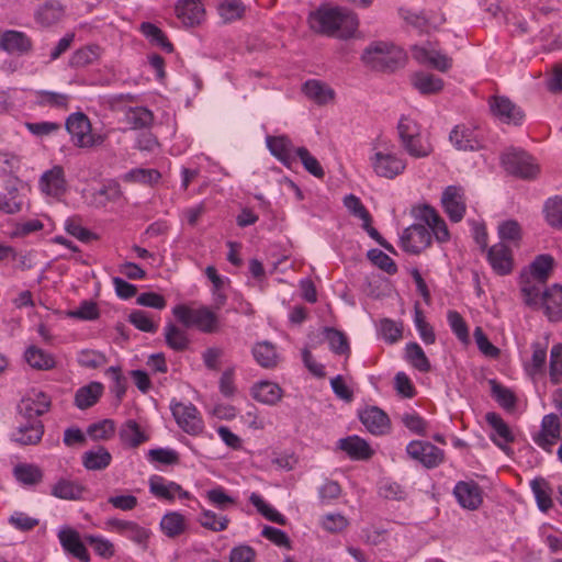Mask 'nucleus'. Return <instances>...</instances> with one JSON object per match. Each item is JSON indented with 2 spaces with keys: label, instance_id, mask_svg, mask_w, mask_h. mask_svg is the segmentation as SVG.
I'll return each mask as SVG.
<instances>
[{
  "label": "nucleus",
  "instance_id": "obj_15",
  "mask_svg": "<svg viewBox=\"0 0 562 562\" xmlns=\"http://www.w3.org/2000/svg\"><path fill=\"white\" fill-rule=\"evenodd\" d=\"M58 539L63 549L81 562H89L90 554L86 548L85 538L81 539L77 530L66 527L59 530Z\"/></svg>",
  "mask_w": 562,
  "mask_h": 562
},
{
  "label": "nucleus",
  "instance_id": "obj_28",
  "mask_svg": "<svg viewBox=\"0 0 562 562\" xmlns=\"http://www.w3.org/2000/svg\"><path fill=\"white\" fill-rule=\"evenodd\" d=\"M43 434V423L40 419H33L20 423L13 437L14 440L21 445H35L42 439Z\"/></svg>",
  "mask_w": 562,
  "mask_h": 562
},
{
  "label": "nucleus",
  "instance_id": "obj_30",
  "mask_svg": "<svg viewBox=\"0 0 562 562\" xmlns=\"http://www.w3.org/2000/svg\"><path fill=\"white\" fill-rule=\"evenodd\" d=\"M546 282L537 281L532 279L527 273H521L520 276V292L524 299V302L531 307H537L540 305L541 296L543 293V284Z\"/></svg>",
  "mask_w": 562,
  "mask_h": 562
},
{
  "label": "nucleus",
  "instance_id": "obj_42",
  "mask_svg": "<svg viewBox=\"0 0 562 562\" xmlns=\"http://www.w3.org/2000/svg\"><path fill=\"white\" fill-rule=\"evenodd\" d=\"M303 91L319 104H325L334 98L333 89L318 80H307L303 86Z\"/></svg>",
  "mask_w": 562,
  "mask_h": 562
},
{
  "label": "nucleus",
  "instance_id": "obj_40",
  "mask_svg": "<svg viewBox=\"0 0 562 562\" xmlns=\"http://www.w3.org/2000/svg\"><path fill=\"white\" fill-rule=\"evenodd\" d=\"M160 528L168 538H176L184 532L186 518L177 512L168 513L161 518Z\"/></svg>",
  "mask_w": 562,
  "mask_h": 562
},
{
  "label": "nucleus",
  "instance_id": "obj_21",
  "mask_svg": "<svg viewBox=\"0 0 562 562\" xmlns=\"http://www.w3.org/2000/svg\"><path fill=\"white\" fill-rule=\"evenodd\" d=\"M486 423L493 428L491 440L503 451L508 452V445L515 440L514 434L509 426L497 413H487Z\"/></svg>",
  "mask_w": 562,
  "mask_h": 562
},
{
  "label": "nucleus",
  "instance_id": "obj_49",
  "mask_svg": "<svg viewBox=\"0 0 562 562\" xmlns=\"http://www.w3.org/2000/svg\"><path fill=\"white\" fill-rule=\"evenodd\" d=\"M100 56V47L98 45H88L74 52L69 59V66L72 68H82L93 61Z\"/></svg>",
  "mask_w": 562,
  "mask_h": 562
},
{
  "label": "nucleus",
  "instance_id": "obj_63",
  "mask_svg": "<svg viewBox=\"0 0 562 562\" xmlns=\"http://www.w3.org/2000/svg\"><path fill=\"white\" fill-rule=\"evenodd\" d=\"M218 12L225 22H232L243 16L245 7L239 0H227L218 7Z\"/></svg>",
  "mask_w": 562,
  "mask_h": 562
},
{
  "label": "nucleus",
  "instance_id": "obj_37",
  "mask_svg": "<svg viewBox=\"0 0 562 562\" xmlns=\"http://www.w3.org/2000/svg\"><path fill=\"white\" fill-rule=\"evenodd\" d=\"M103 386L99 382L80 387L75 395V404L80 409H86L94 405L102 395Z\"/></svg>",
  "mask_w": 562,
  "mask_h": 562
},
{
  "label": "nucleus",
  "instance_id": "obj_56",
  "mask_svg": "<svg viewBox=\"0 0 562 562\" xmlns=\"http://www.w3.org/2000/svg\"><path fill=\"white\" fill-rule=\"evenodd\" d=\"M206 499L221 510H226L236 504L235 498L228 495L222 486L209 490L206 492Z\"/></svg>",
  "mask_w": 562,
  "mask_h": 562
},
{
  "label": "nucleus",
  "instance_id": "obj_33",
  "mask_svg": "<svg viewBox=\"0 0 562 562\" xmlns=\"http://www.w3.org/2000/svg\"><path fill=\"white\" fill-rule=\"evenodd\" d=\"M34 95L36 105L57 110H68L71 100V97L67 93L49 90L35 91Z\"/></svg>",
  "mask_w": 562,
  "mask_h": 562
},
{
  "label": "nucleus",
  "instance_id": "obj_46",
  "mask_svg": "<svg viewBox=\"0 0 562 562\" xmlns=\"http://www.w3.org/2000/svg\"><path fill=\"white\" fill-rule=\"evenodd\" d=\"M15 479L23 485H36L43 479L42 470L34 464L22 463L13 469Z\"/></svg>",
  "mask_w": 562,
  "mask_h": 562
},
{
  "label": "nucleus",
  "instance_id": "obj_47",
  "mask_svg": "<svg viewBox=\"0 0 562 562\" xmlns=\"http://www.w3.org/2000/svg\"><path fill=\"white\" fill-rule=\"evenodd\" d=\"M553 262L552 256L539 255L531 262L529 271L526 273L537 281L546 282L553 268Z\"/></svg>",
  "mask_w": 562,
  "mask_h": 562
},
{
  "label": "nucleus",
  "instance_id": "obj_3",
  "mask_svg": "<svg viewBox=\"0 0 562 562\" xmlns=\"http://www.w3.org/2000/svg\"><path fill=\"white\" fill-rule=\"evenodd\" d=\"M397 134L402 148L413 158H426L434 151L428 136L423 134L420 124L411 116L400 117Z\"/></svg>",
  "mask_w": 562,
  "mask_h": 562
},
{
  "label": "nucleus",
  "instance_id": "obj_10",
  "mask_svg": "<svg viewBox=\"0 0 562 562\" xmlns=\"http://www.w3.org/2000/svg\"><path fill=\"white\" fill-rule=\"evenodd\" d=\"M492 114L505 124L521 125L525 113L507 97L495 95L488 101Z\"/></svg>",
  "mask_w": 562,
  "mask_h": 562
},
{
  "label": "nucleus",
  "instance_id": "obj_55",
  "mask_svg": "<svg viewBox=\"0 0 562 562\" xmlns=\"http://www.w3.org/2000/svg\"><path fill=\"white\" fill-rule=\"evenodd\" d=\"M299 158L306 171L316 178H323L325 172L319 161L311 155L307 148L297 147L295 150V159Z\"/></svg>",
  "mask_w": 562,
  "mask_h": 562
},
{
  "label": "nucleus",
  "instance_id": "obj_34",
  "mask_svg": "<svg viewBox=\"0 0 562 562\" xmlns=\"http://www.w3.org/2000/svg\"><path fill=\"white\" fill-rule=\"evenodd\" d=\"M530 488L536 498L538 508L543 513H548L553 506V491L550 483L544 477L538 476L530 482Z\"/></svg>",
  "mask_w": 562,
  "mask_h": 562
},
{
  "label": "nucleus",
  "instance_id": "obj_61",
  "mask_svg": "<svg viewBox=\"0 0 562 562\" xmlns=\"http://www.w3.org/2000/svg\"><path fill=\"white\" fill-rule=\"evenodd\" d=\"M490 383L492 386V395L496 402L506 409L513 408L516 404L514 393L509 389L497 383L495 380H491Z\"/></svg>",
  "mask_w": 562,
  "mask_h": 562
},
{
  "label": "nucleus",
  "instance_id": "obj_14",
  "mask_svg": "<svg viewBox=\"0 0 562 562\" xmlns=\"http://www.w3.org/2000/svg\"><path fill=\"white\" fill-rule=\"evenodd\" d=\"M0 48L10 55H27L33 48L32 40L21 31L7 30L0 33Z\"/></svg>",
  "mask_w": 562,
  "mask_h": 562
},
{
  "label": "nucleus",
  "instance_id": "obj_64",
  "mask_svg": "<svg viewBox=\"0 0 562 562\" xmlns=\"http://www.w3.org/2000/svg\"><path fill=\"white\" fill-rule=\"evenodd\" d=\"M562 378V344H557L550 352V379L557 384Z\"/></svg>",
  "mask_w": 562,
  "mask_h": 562
},
{
  "label": "nucleus",
  "instance_id": "obj_58",
  "mask_svg": "<svg viewBox=\"0 0 562 562\" xmlns=\"http://www.w3.org/2000/svg\"><path fill=\"white\" fill-rule=\"evenodd\" d=\"M128 322L138 330L145 333H156L158 329V324L155 323L148 315L147 312L142 310L133 311L128 315Z\"/></svg>",
  "mask_w": 562,
  "mask_h": 562
},
{
  "label": "nucleus",
  "instance_id": "obj_48",
  "mask_svg": "<svg viewBox=\"0 0 562 562\" xmlns=\"http://www.w3.org/2000/svg\"><path fill=\"white\" fill-rule=\"evenodd\" d=\"M249 502L256 507L258 513H260L266 519L281 526H284L286 524V518L271 505L266 503L265 499L259 494L251 493V495L249 496Z\"/></svg>",
  "mask_w": 562,
  "mask_h": 562
},
{
  "label": "nucleus",
  "instance_id": "obj_24",
  "mask_svg": "<svg viewBox=\"0 0 562 562\" xmlns=\"http://www.w3.org/2000/svg\"><path fill=\"white\" fill-rule=\"evenodd\" d=\"M487 259L493 270L499 276L509 274L513 270L512 250L503 243L488 249Z\"/></svg>",
  "mask_w": 562,
  "mask_h": 562
},
{
  "label": "nucleus",
  "instance_id": "obj_51",
  "mask_svg": "<svg viewBox=\"0 0 562 562\" xmlns=\"http://www.w3.org/2000/svg\"><path fill=\"white\" fill-rule=\"evenodd\" d=\"M140 31L153 44L159 46L165 52L171 53L173 50V46L165 33L155 24L143 22L140 24Z\"/></svg>",
  "mask_w": 562,
  "mask_h": 562
},
{
  "label": "nucleus",
  "instance_id": "obj_7",
  "mask_svg": "<svg viewBox=\"0 0 562 562\" xmlns=\"http://www.w3.org/2000/svg\"><path fill=\"white\" fill-rule=\"evenodd\" d=\"M502 164L505 170L522 179H532L539 172L535 159L524 150H510L502 156Z\"/></svg>",
  "mask_w": 562,
  "mask_h": 562
},
{
  "label": "nucleus",
  "instance_id": "obj_57",
  "mask_svg": "<svg viewBox=\"0 0 562 562\" xmlns=\"http://www.w3.org/2000/svg\"><path fill=\"white\" fill-rule=\"evenodd\" d=\"M114 431L115 425L111 419H103L91 424L87 429V434L93 440H108L114 435Z\"/></svg>",
  "mask_w": 562,
  "mask_h": 562
},
{
  "label": "nucleus",
  "instance_id": "obj_2",
  "mask_svg": "<svg viewBox=\"0 0 562 562\" xmlns=\"http://www.w3.org/2000/svg\"><path fill=\"white\" fill-rule=\"evenodd\" d=\"M362 61L374 70L395 71L403 68L407 55L403 48L389 42H373L362 53Z\"/></svg>",
  "mask_w": 562,
  "mask_h": 562
},
{
  "label": "nucleus",
  "instance_id": "obj_26",
  "mask_svg": "<svg viewBox=\"0 0 562 562\" xmlns=\"http://www.w3.org/2000/svg\"><path fill=\"white\" fill-rule=\"evenodd\" d=\"M338 448L355 460H367L373 454L369 443L356 435L339 439Z\"/></svg>",
  "mask_w": 562,
  "mask_h": 562
},
{
  "label": "nucleus",
  "instance_id": "obj_5",
  "mask_svg": "<svg viewBox=\"0 0 562 562\" xmlns=\"http://www.w3.org/2000/svg\"><path fill=\"white\" fill-rule=\"evenodd\" d=\"M65 126L71 136L74 145L79 148H90L104 142L102 135L92 133L90 120L82 112L70 114L66 120Z\"/></svg>",
  "mask_w": 562,
  "mask_h": 562
},
{
  "label": "nucleus",
  "instance_id": "obj_50",
  "mask_svg": "<svg viewBox=\"0 0 562 562\" xmlns=\"http://www.w3.org/2000/svg\"><path fill=\"white\" fill-rule=\"evenodd\" d=\"M407 361L419 372H429L430 362L426 357L423 348L417 342H409L405 348Z\"/></svg>",
  "mask_w": 562,
  "mask_h": 562
},
{
  "label": "nucleus",
  "instance_id": "obj_23",
  "mask_svg": "<svg viewBox=\"0 0 562 562\" xmlns=\"http://www.w3.org/2000/svg\"><path fill=\"white\" fill-rule=\"evenodd\" d=\"M361 423L373 435H384L390 430V418L379 407L371 406L359 415Z\"/></svg>",
  "mask_w": 562,
  "mask_h": 562
},
{
  "label": "nucleus",
  "instance_id": "obj_59",
  "mask_svg": "<svg viewBox=\"0 0 562 562\" xmlns=\"http://www.w3.org/2000/svg\"><path fill=\"white\" fill-rule=\"evenodd\" d=\"M547 362V348L540 342L532 345V357L531 362L527 367L528 372L531 375H538L544 372Z\"/></svg>",
  "mask_w": 562,
  "mask_h": 562
},
{
  "label": "nucleus",
  "instance_id": "obj_12",
  "mask_svg": "<svg viewBox=\"0 0 562 562\" xmlns=\"http://www.w3.org/2000/svg\"><path fill=\"white\" fill-rule=\"evenodd\" d=\"M431 244L430 231L422 224H413L404 229L401 236L402 248L409 254L418 255Z\"/></svg>",
  "mask_w": 562,
  "mask_h": 562
},
{
  "label": "nucleus",
  "instance_id": "obj_60",
  "mask_svg": "<svg viewBox=\"0 0 562 562\" xmlns=\"http://www.w3.org/2000/svg\"><path fill=\"white\" fill-rule=\"evenodd\" d=\"M85 541L90 544L94 552L103 559H110L114 555L113 543L103 537L85 535Z\"/></svg>",
  "mask_w": 562,
  "mask_h": 562
},
{
  "label": "nucleus",
  "instance_id": "obj_35",
  "mask_svg": "<svg viewBox=\"0 0 562 562\" xmlns=\"http://www.w3.org/2000/svg\"><path fill=\"white\" fill-rule=\"evenodd\" d=\"M164 336L167 346L177 352L187 350L191 342L187 331L173 323H168L165 326Z\"/></svg>",
  "mask_w": 562,
  "mask_h": 562
},
{
  "label": "nucleus",
  "instance_id": "obj_16",
  "mask_svg": "<svg viewBox=\"0 0 562 562\" xmlns=\"http://www.w3.org/2000/svg\"><path fill=\"white\" fill-rule=\"evenodd\" d=\"M416 216L425 222L426 227L438 243H447L450 239V233L445 220L432 206L427 204L420 206Z\"/></svg>",
  "mask_w": 562,
  "mask_h": 562
},
{
  "label": "nucleus",
  "instance_id": "obj_17",
  "mask_svg": "<svg viewBox=\"0 0 562 562\" xmlns=\"http://www.w3.org/2000/svg\"><path fill=\"white\" fill-rule=\"evenodd\" d=\"M40 188L46 195L59 198L67 191V181L61 166H54L40 178Z\"/></svg>",
  "mask_w": 562,
  "mask_h": 562
},
{
  "label": "nucleus",
  "instance_id": "obj_38",
  "mask_svg": "<svg viewBox=\"0 0 562 562\" xmlns=\"http://www.w3.org/2000/svg\"><path fill=\"white\" fill-rule=\"evenodd\" d=\"M120 438L123 443L132 448H136L149 439L140 426L133 419L123 424L120 429Z\"/></svg>",
  "mask_w": 562,
  "mask_h": 562
},
{
  "label": "nucleus",
  "instance_id": "obj_27",
  "mask_svg": "<svg viewBox=\"0 0 562 562\" xmlns=\"http://www.w3.org/2000/svg\"><path fill=\"white\" fill-rule=\"evenodd\" d=\"M449 138L459 150H477L481 143L474 130L457 125L450 133Z\"/></svg>",
  "mask_w": 562,
  "mask_h": 562
},
{
  "label": "nucleus",
  "instance_id": "obj_19",
  "mask_svg": "<svg viewBox=\"0 0 562 562\" xmlns=\"http://www.w3.org/2000/svg\"><path fill=\"white\" fill-rule=\"evenodd\" d=\"M175 13L187 26L199 25L205 18V9L201 0H178Z\"/></svg>",
  "mask_w": 562,
  "mask_h": 562
},
{
  "label": "nucleus",
  "instance_id": "obj_52",
  "mask_svg": "<svg viewBox=\"0 0 562 562\" xmlns=\"http://www.w3.org/2000/svg\"><path fill=\"white\" fill-rule=\"evenodd\" d=\"M379 334L387 344H395L403 337V324L391 318H382L379 323Z\"/></svg>",
  "mask_w": 562,
  "mask_h": 562
},
{
  "label": "nucleus",
  "instance_id": "obj_29",
  "mask_svg": "<svg viewBox=\"0 0 562 562\" xmlns=\"http://www.w3.org/2000/svg\"><path fill=\"white\" fill-rule=\"evenodd\" d=\"M81 461L82 465L89 471H102L111 464L112 454L105 447L98 446L83 452Z\"/></svg>",
  "mask_w": 562,
  "mask_h": 562
},
{
  "label": "nucleus",
  "instance_id": "obj_41",
  "mask_svg": "<svg viewBox=\"0 0 562 562\" xmlns=\"http://www.w3.org/2000/svg\"><path fill=\"white\" fill-rule=\"evenodd\" d=\"M252 356L262 368L270 369L277 366L278 356L276 348L268 341L256 344L252 348Z\"/></svg>",
  "mask_w": 562,
  "mask_h": 562
},
{
  "label": "nucleus",
  "instance_id": "obj_6",
  "mask_svg": "<svg viewBox=\"0 0 562 562\" xmlns=\"http://www.w3.org/2000/svg\"><path fill=\"white\" fill-rule=\"evenodd\" d=\"M170 409L178 426L187 434L196 436L203 431L204 423L192 403H183L172 400Z\"/></svg>",
  "mask_w": 562,
  "mask_h": 562
},
{
  "label": "nucleus",
  "instance_id": "obj_22",
  "mask_svg": "<svg viewBox=\"0 0 562 562\" xmlns=\"http://www.w3.org/2000/svg\"><path fill=\"white\" fill-rule=\"evenodd\" d=\"M458 503L467 509H476L482 503V492L477 483L460 481L453 488Z\"/></svg>",
  "mask_w": 562,
  "mask_h": 562
},
{
  "label": "nucleus",
  "instance_id": "obj_4",
  "mask_svg": "<svg viewBox=\"0 0 562 562\" xmlns=\"http://www.w3.org/2000/svg\"><path fill=\"white\" fill-rule=\"evenodd\" d=\"M173 316L187 328H196L204 334H213L220 329V318L215 311L202 305L198 308L178 304L172 308Z\"/></svg>",
  "mask_w": 562,
  "mask_h": 562
},
{
  "label": "nucleus",
  "instance_id": "obj_9",
  "mask_svg": "<svg viewBox=\"0 0 562 562\" xmlns=\"http://www.w3.org/2000/svg\"><path fill=\"white\" fill-rule=\"evenodd\" d=\"M441 205L451 222H461L467 211L464 189L460 186H448L442 192Z\"/></svg>",
  "mask_w": 562,
  "mask_h": 562
},
{
  "label": "nucleus",
  "instance_id": "obj_31",
  "mask_svg": "<svg viewBox=\"0 0 562 562\" xmlns=\"http://www.w3.org/2000/svg\"><path fill=\"white\" fill-rule=\"evenodd\" d=\"M252 397L266 405H276L282 397V389L273 382L261 381L251 387Z\"/></svg>",
  "mask_w": 562,
  "mask_h": 562
},
{
  "label": "nucleus",
  "instance_id": "obj_39",
  "mask_svg": "<svg viewBox=\"0 0 562 562\" xmlns=\"http://www.w3.org/2000/svg\"><path fill=\"white\" fill-rule=\"evenodd\" d=\"M85 488L80 484L60 479L53 486L50 494L57 498L76 501L82 497Z\"/></svg>",
  "mask_w": 562,
  "mask_h": 562
},
{
  "label": "nucleus",
  "instance_id": "obj_43",
  "mask_svg": "<svg viewBox=\"0 0 562 562\" xmlns=\"http://www.w3.org/2000/svg\"><path fill=\"white\" fill-rule=\"evenodd\" d=\"M413 85L423 94L437 93L443 88L441 78L426 72L415 74L413 76Z\"/></svg>",
  "mask_w": 562,
  "mask_h": 562
},
{
  "label": "nucleus",
  "instance_id": "obj_11",
  "mask_svg": "<svg viewBox=\"0 0 562 562\" xmlns=\"http://www.w3.org/2000/svg\"><path fill=\"white\" fill-rule=\"evenodd\" d=\"M371 165L379 177L394 179L405 170L406 160L393 153L376 151L371 157Z\"/></svg>",
  "mask_w": 562,
  "mask_h": 562
},
{
  "label": "nucleus",
  "instance_id": "obj_45",
  "mask_svg": "<svg viewBox=\"0 0 562 562\" xmlns=\"http://www.w3.org/2000/svg\"><path fill=\"white\" fill-rule=\"evenodd\" d=\"M198 522L207 530L220 532L228 528L229 518L225 515H218L213 510L203 508L198 517Z\"/></svg>",
  "mask_w": 562,
  "mask_h": 562
},
{
  "label": "nucleus",
  "instance_id": "obj_13",
  "mask_svg": "<svg viewBox=\"0 0 562 562\" xmlns=\"http://www.w3.org/2000/svg\"><path fill=\"white\" fill-rule=\"evenodd\" d=\"M50 397L42 392L33 390L23 397L18 406L19 413L25 420L38 419L50 408Z\"/></svg>",
  "mask_w": 562,
  "mask_h": 562
},
{
  "label": "nucleus",
  "instance_id": "obj_20",
  "mask_svg": "<svg viewBox=\"0 0 562 562\" xmlns=\"http://www.w3.org/2000/svg\"><path fill=\"white\" fill-rule=\"evenodd\" d=\"M267 147L272 156H274L284 166L291 167L295 161V150L292 140L286 135L267 136Z\"/></svg>",
  "mask_w": 562,
  "mask_h": 562
},
{
  "label": "nucleus",
  "instance_id": "obj_53",
  "mask_svg": "<svg viewBox=\"0 0 562 562\" xmlns=\"http://www.w3.org/2000/svg\"><path fill=\"white\" fill-rule=\"evenodd\" d=\"M63 14L61 4L58 1L50 0L45 2L36 12V19L45 25L55 23Z\"/></svg>",
  "mask_w": 562,
  "mask_h": 562
},
{
  "label": "nucleus",
  "instance_id": "obj_32",
  "mask_svg": "<svg viewBox=\"0 0 562 562\" xmlns=\"http://www.w3.org/2000/svg\"><path fill=\"white\" fill-rule=\"evenodd\" d=\"M414 57L423 64H429L439 71H447L452 66V59L437 50H430L425 47H415Z\"/></svg>",
  "mask_w": 562,
  "mask_h": 562
},
{
  "label": "nucleus",
  "instance_id": "obj_54",
  "mask_svg": "<svg viewBox=\"0 0 562 562\" xmlns=\"http://www.w3.org/2000/svg\"><path fill=\"white\" fill-rule=\"evenodd\" d=\"M546 220L550 226L562 229V198L554 196L544 204Z\"/></svg>",
  "mask_w": 562,
  "mask_h": 562
},
{
  "label": "nucleus",
  "instance_id": "obj_18",
  "mask_svg": "<svg viewBox=\"0 0 562 562\" xmlns=\"http://www.w3.org/2000/svg\"><path fill=\"white\" fill-rule=\"evenodd\" d=\"M149 491L155 497L167 501H173L176 497L181 499L190 497L189 492L184 491L181 485L160 475H153L149 479Z\"/></svg>",
  "mask_w": 562,
  "mask_h": 562
},
{
  "label": "nucleus",
  "instance_id": "obj_8",
  "mask_svg": "<svg viewBox=\"0 0 562 562\" xmlns=\"http://www.w3.org/2000/svg\"><path fill=\"white\" fill-rule=\"evenodd\" d=\"M406 453L413 460L418 461L427 469L440 465L445 459V452L429 441L413 440L406 446Z\"/></svg>",
  "mask_w": 562,
  "mask_h": 562
},
{
  "label": "nucleus",
  "instance_id": "obj_36",
  "mask_svg": "<svg viewBox=\"0 0 562 562\" xmlns=\"http://www.w3.org/2000/svg\"><path fill=\"white\" fill-rule=\"evenodd\" d=\"M25 361L36 370L48 371L56 367V361L53 355L36 347L30 346L24 353Z\"/></svg>",
  "mask_w": 562,
  "mask_h": 562
},
{
  "label": "nucleus",
  "instance_id": "obj_25",
  "mask_svg": "<svg viewBox=\"0 0 562 562\" xmlns=\"http://www.w3.org/2000/svg\"><path fill=\"white\" fill-rule=\"evenodd\" d=\"M540 305L551 322L562 319V286L554 284L543 291Z\"/></svg>",
  "mask_w": 562,
  "mask_h": 562
},
{
  "label": "nucleus",
  "instance_id": "obj_44",
  "mask_svg": "<svg viewBox=\"0 0 562 562\" xmlns=\"http://www.w3.org/2000/svg\"><path fill=\"white\" fill-rule=\"evenodd\" d=\"M324 338L327 340L330 350L336 355H349L350 346L346 335L334 328V327H324L323 328Z\"/></svg>",
  "mask_w": 562,
  "mask_h": 562
},
{
  "label": "nucleus",
  "instance_id": "obj_62",
  "mask_svg": "<svg viewBox=\"0 0 562 562\" xmlns=\"http://www.w3.org/2000/svg\"><path fill=\"white\" fill-rule=\"evenodd\" d=\"M127 120L132 124L133 128H144L151 124L154 115L148 109L136 106L128 111Z\"/></svg>",
  "mask_w": 562,
  "mask_h": 562
},
{
  "label": "nucleus",
  "instance_id": "obj_1",
  "mask_svg": "<svg viewBox=\"0 0 562 562\" xmlns=\"http://www.w3.org/2000/svg\"><path fill=\"white\" fill-rule=\"evenodd\" d=\"M308 22L315 32L338 38L351 37L358 27L357 16L337 7L318 8L310 14Z\"/></svg>",
  "mask_w": 562,
  "mask_h": 562
}]
</instances>
